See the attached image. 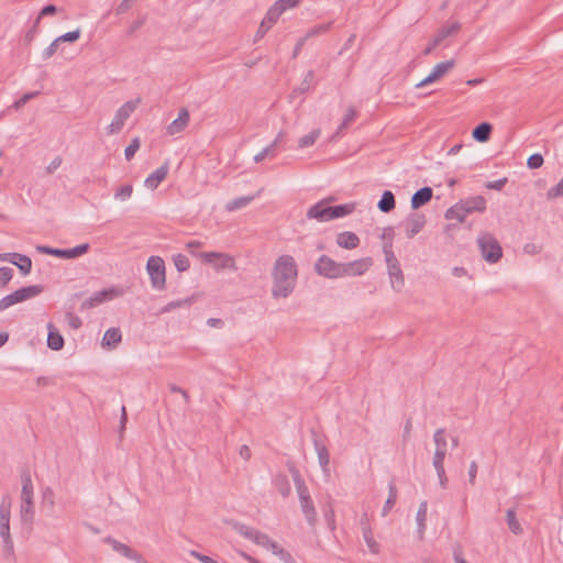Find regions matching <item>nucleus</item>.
I'll use <instances>...</instances> for the list:
<instances>
[{"label":"nucleus","mask_w":563,"mask_h":563,"mask_svg":"<svg viewBox=\"0 0 563 563\" xmlns=\"http://www.w3.org/2000/svg\"><path fill=\"white\" fill-rule=\"evenodd\" d=\"M506 521H507V525H508V528L509 530L515 533V534H521L522 533V527L521 525L519 523L517 517H516V511L514 509H508L507 512H506Z\"/></svg>","instance_id":"45"},{"label":"nucleus","mask_w":563,"mask_h":563,"mask_svg":"<svg viewBox=\"0 0 563 563\" xmlns=\"http://www.w3.org/2000/svg\"><path fill=\"white\" fill-rule=\"evenodd\" d=\"M363 538H364L369 551L374 554H377L379 551V544L375 541L371 528H368V527L363 528Z\"/></svg>","instance_id":"49"},{"label":"nucleus","mask_w":563,"mask_h":563,"mask_svg":"<svg viewBox=\"0 0 563 563\" xmlns=\"http://www.w3.org/2000/svg\"><path fill=\"white\" fill-rule=\"evenodd\" d=\"M57 12H58V8L55 4L49 3V4L44 5L41 9V11H40V13H38L36 19L41 20L44 16L54 15Z\"/></svg>","instance_id":"62"},{"label":"nucleus","mask_w":563,"mask_h":563,"mask_svg":"<svg viewBox=\"0 0 563 563\" xmlns=\"http://www.w3.org/2000/svg\"><path fill=\"white\" fill-rule=\"evenodd\" d=\"M12 499L10 495L5 494L0 503V525L10 523Z\"/></svg>","instance_id":"35"},{"label":"nucleus","mask_w":563,"mask_h":563,"mask_svg":"<svg viewBox=\"0 0 563 563\" xmlns=\"http://www.w3.org/2000/svg\"><path fill=\"white\" fill-rule=\"evenodd\" d=\"M274 144H269L268 146H266L265 148H263L260 153H257L255 156H254V162L255 163H260L262 162L266 156H274Z\"/></svg>","instance_id":"61"},{"label":"nucleus","mask_w":563,"mask_h":563,"mask_svg":"<svg viewBox=\"0 0 563 563\" xmlns=\"http://www.w3.org/2000/svg\"><path fill=\"white\" fill-rule=\"evenodd\" d=\"M274 485L283 497H288L291 493V486L286 475H277L274 478Z\"/></svg>","instance_id":"41"},{"label":"nucleus","mask_w":563,"mask_h":563,"mask_svg":"<svg viewBox=\"0 0 563 563\" xmlns=\"http://www.w3.org/2000/svg\"><path fill=\"white\" fill-rule=\"evenodd\" d=\"M298 276V267L291 255H280L272 271L274 298H287L294 291Z\"/></svg>","instance_id":"1"},{"label":"nucleus","mask_w":563,"mask_h":563,"mask_svg":"<svg viewBox=\"0 0 563 563\" xmlns=\"http://www.w3.org/2000/svg\"><path fill=\"white\" fill-rule=\"evenodd\" d=\"M397 496H398L397 488H396L395 484L391 482L388 485V498L385 501V505L382 509L383 517L387 516V514L391 510V508L396 504Z\"/></svg>","instance_id":"40"},{"label":"nucleus","mask_w":563,"mask_h":563,"mask_svg":"<svg viewBox=\"0 0 563 563\" xmlns=\"http://www.w3.org/2000/svg\"><path fill=\"white\" fill-rule=\"evenodd\" d=\"M558 197H563V176H562V179L554 187H551L547 191L548 199L551 200V199H554Z\"/></svg>","instance_id":"57"},{"label":"nucleus","mask_w":563,"mask_h":563,"mask_svg":"<svg viewBox=\"0 0 563 563\" xmlns=\"http://www.w3.org/2000/svg\"><path fill=\"white\" fill-rule=\"evenodd\" d=\"M311 434H312L313 446H314V450H316L317 455H318L319 464H320L323 473L324 474H329V472H330V454H329V451H328L325 444H323L318 439V435H317L314 430H311Z\"/></svg>","instance_id":"16"},{"label":"nucleus","mask_w":563,"mask_h":563,"mask_svg":"<svg viewBox=\"0 0 563 563\" xmlns=\"http://www.w3.org/2000/svg\"><path fill=\"white\" fill-rule=\"evenodd\" d=\"M334 200L333 197H330L328 199H323L313 206H311L307 211V218L308 219H316L319 222H328L332 220L331 212H330V205L329 201Z\"/></svg>","instance_id":"13"},{"label":"nucleus","mask_w":563,"mask_h":563,"mask_svg":"<svg viewBox=\"0 0 563 563\" xmlns=\"http://www.w3.org/2000/svg\"><path fill=\"white\" fill-rule=\"evenodd\" d=\"M313 79H314V71L313 70H308L307 74L305 75L303 80L300 82V85L298 87H296L292 90L290 97L292 98L297 93H305V92H307L311 88Z\"/></svg>","instance_id":"43"},{"label":"nucleus","mask_w":563,"mask_h":563,"mask_svg":"<svg viewBox=\"0 0 563 563\" xmlns=\"http://www.w3.org/2000/svg\"><path fill=\"white\" fill-rule=\"evenodd\" d=\"M90 250L89 243H82L71 249H57L48 245H37L36 251L40 254L52 255L65 260H74L82 256Z\"/></svg>","instance_id":"6"},{"label":"nucleus","mask_w":563,"mask_h":563,"mask_svg":"<svg viewBox=\"0 0 563 563\" xmlns=\"http://www.w3.org/2000/svg\"><path fill=\"white\" fill-rule=\"evenodd\" d=\"M201 256L207 263H212L214 258L221 260L218 265L220 268H231L234 266V258L222 253L206 252Z\"/></svg>","instance_id":"25"},{"label":"nucleus","mask_w":563,"mask_h":563,"mask_svg":"<svg viewBox=\"0 0 563 563\" xmlns=\"http://www.w3.org/2000/svg\"><path fill=\"white\" fill-rule=\"evenodd\" d=\"M383 252L385 254V260H386V263H387V268L391 264H399L397 258H396V256H395V254H394L393 244L391 243H389V242L383 243Z\"/></svg>","instance_id":"52"},{"label":"nucleus","mask_w":563,"mask_h":563,"mask_svg":"<svg viewBox=\"0 0 563 563\" xmlns=\"http://www.w3.org/2000/svg\"><path fill=\"white\" fill-rule=\"evenodd\" d=\"M231 527L242 537L253 540L257 530L235 520L230 521Z\"/></svg>","instance_id":"44"},{"label":"nucleus","mask_w":563,"mask_h":563,"mask_svg":"<svg viewBox=\"0 0 563 563\" xmlns=\"http://www.w3.org/2000/svg\"><path fill=\"white\" fill-rule=\"evenodd\" d=\"M141 146L140 137H134L131 143L125 147L124 155L126 161H131L135 153L139 151Z\"/></svg>","instance_id":"53"},{"label":"nucleus","mask_w":563,"mask_h":563,"mask_svg":"<svg viewBox=\"0 0 563 563\" xmlns=\"http://www.w3.org/2000/svg\"><path fill=\"white\" fill-rule=\"evenodd\" d=\"M331 26V23H325V24H320V25H317V26H313L311 30L308 31V33L306 34V37H311V36H316V35H319V34H322V33H325Z\"/></svg>","instance_id":"63"},{"label":"nucleus","mask_w":563,"mask_h":563,"mask_svg":"<svg viewBox=\"0 0 563 563\" xmlns=\"http://www.w3.org/2000/svg\"><path fill=\"white\" fill-rule=\"evenodd\" d=\"M191 303V299L187 298V299H184V300H175V301H170L168 302L163 309L162 311L163 312H169L176 308H179L181 306H189Z\"/></svg>","instance_id":"60"},{"label":"nucleus","mask_w":563,"mask_h":563,"mask_svg":"<svg viewBox=\"0 0 563 563\" xmlns=\"http://www.w3.org/2000/svg\"><path fill=\"white\" fill-rule=\"evenodd\" d=\"M299 1L300 0H277L271 7V15H282L286 10L297 7Z\"/></svg>","instance_id":"37"},{"label":"nucleus","mask_w":563,"mask_h":563,"mask_svg":"<svg viewBox=\"0 0 563 563\" xmlns=\"http://www.w3.org/2000/svg\"><path fill=\"white\" fill-rule=\"evenodd\" d=\"M122 339V334L119 328H110L108 329L102 338V345L113 349L115 347Z\"/></svg>","instance_id":"30"},{"label":"nucleus","mask_w":563,"mask_h":563,"mask_svg":"<svg viewBox=\"0 0 563 563\" xmlns=\"http://www.w3.org/2000/svg\"><path fill=\"white\" fill-rule=\"evenodd\" d=\"M299 501H300V507H301L302 514L306 517V520L308 521V523L310 526H314V523L317 521V511H316V508H314L311 497L310 496L306 497L305 499H300Z\"/></svg>","instance_id":"27"},{"label":"nucleus","mask_w":563,"mask_h":563,"mask_svg":"<svg viewBox=\"0 0 563 563\" xmlns=\"http://www.w3.org/2000/svg\"><path fill=\"white\" fill-rule=\"evenodd\" d=\"M433 197V190L431 187L424 186L418 189L412 196L410 200L411 208L413 210H418L419 208L427 205Z\"/></svg>","instance_id":"19"},{"label":"nucleus","mask_w":563,"mask_h":563,"mask_svg":"<svg viewBox=\"0 0 563 563\" xmlns=\"http://www.w3.org/2000/svg\"><path fill=\"white\" fill-rule=\"evenodd\" d=\"M168 170L169 162L166 161L161 167H158L156 170H154L146 177L144 186L152 190L156 189L159 186V184L166 178Z\"/></svg>","instance_id":"18"},{"label":"nucleus","mask_w":563,"mask_h":563,"mask_svg":"<svg viewBox=\"0 0 563 563\" xmlns=\"http://www.w3.org/2000/svg\"><path fill=\"white\" fill-rule=\"evenodd\" d=\"M14 272L11 267H0V288H5L13 278Z\"/></svg>","instance_id":"51"},{"label":"nucleus","mask_w":563,"mask_h":563,"mask_svg":"<svg viewBox=\"0 0 563 563\" xmlns=\"http://www.w3.org/2000/svg\"><path fill=\"white\" fill-rule=\"evenodd\" d=\"M426 223L427 219L423 213H409L404 221L407 238L412 239L415 235H417L424 228Z\"/></svg>","instance_id":"14"},{"label":"nucleus","mask_w":563,"mask_h":563,"mask_svg":"<svg viewBox=\"0 0 563 563\" xmlns=\"http://www.w3.org/2000/svg\"><path fill=\"white\" fill-rule=\"evenodd\" d=\"M466 213L465 211L463 210L462 207H460V203L456 202L454 206H452L451 208H449L446 211H445V219L448 220H453L455 219L459 223H462L464 222L465 218H466Z\"/></svg>","instance_id":"42"},{"label":"nucleus","mask_w":563,"mask_h":563,"mask_svg":"<svg viewBox=\"0 0 563 563\" xmlns=\"http://www.w3.org/2000/svg\"><path fill=\"white\" fill-rule=\"evenodd\" d=\"M173 262L176 269L180 273L186 272L190 267L188 257L180 253L173 256Z\"/></svg>","instance_id":"50"},{"label":"nucleus","mask_w":563,"mask_h":563,"mask_svg":"<svg viewBox=\"0 0 563 563\" xmlns=\"http://www.w3.org/2000/svg\"><path fill=\"white\" fill-rule=\"evenodd\" d=\"M336 243L340 247L353 250L358 246L360 238L354 232L344 231L338 234Z\"/></svg>","instance_id":"23"},{"label":"nucleus","mask_w":563,"mask_h":563,"mask_svg":"<svg viewBox=\"0 0 563 563\" xmlns=\"http://www.w3.org/2000/svg\"><path fill=\"white\" fill-rule=\"evenodd\" d=\"M121 295H122V290L117 287L102 289L100 291L92 294L88 299L82 301L80 308H81V310H88V309L95 308L106 301L112 300L115 297H119Z\"/></svg>","instance_id":"9"},{"label":"nucleus","mask_w":563,"mask_h":563,"mask_svg":"<svg viewBox=\"0 0 563 563\" xmlns=\"http://www.w3.org/2000/svg\"><path fill=\"white\" fill-rule=\"evenodd\" d=\"M254 198H255V196H242V197L232 199L231 201H229L225 205V210L232 212V211H235L239 209H243L246 206H249L253 201Z\"/></svg>","instance_id":"38"},{"label":"nucleus","mask_w":563,"mask_h":563,"mask_svg":"<svg viewBox=\"0 0 563 563\" xmlns=\"http://www.w3.org/2000/svg\"><path fill=\"white\" fill-rule=\"evenodd\" d=\"M288 470L292 476L294 484L296 486V490H297L299 500L305 499L306 497H309L310 496L309 489H308L302 476L300 475V472L298 471V468L294 464H288Z\"/></svg>","instance_id":"20"},{"label":"nucleus","mask_w":563,"mask_h":563,"mask_svg":"<svg viewBox=\"0 0 563 563\" xmlns=\"http://www.w3.org/2000/svg\"><path fill=\"white\" fill-rule=\"evenodd\" d=\"M492 131L493 125L489 122H482L473 129L472 136L475 141L485 143L490 139Z\"/></svg>","instance_id":"26"},{"label":"nucleus","mask_w":563,"mask_h":563,"mask_svg":"<svg viewBox=\"0 0 563 563\" xmlns=\"http://www.w3.org/2000/svg\"><path fill=\"white\" fill-rule=\"evenodd\" d=\"M460 29L461 24L459 22H454L450 25L440 27L433 37L434 44H441L446 37L457 33Z\"/></svg>","instance_id":"32"},{"label":"nucleus","mask_w":563,"mask_h":563,"mask_svg":"<svg viewBox=\"0 0 563 563\" xmlns=\"http://www.w3.org/2000/svg\"><path fill=\"white\" fill-rule=\"evenodd\" d=\"M0 262H9L16 266L23 276L31 273L32 261L29 256L20 253H0Z\"/></svg>","instance_id":"10"},{"label":"nucleus","mask_w":563,"mask_h":563,"mask_svg":"<svg viewBox=\"0 0 563 563\" xmlns=\"http://www.w3.org/2000/svg\"><path fill=\"white\" fill-rule=\"evenodd\" d=\"M544 163V158L540 153H534L530 155L527 159V166L530 169H538L540 168Z\"/></svg>","instance_id":"56"},{"label":"nucleus","mask_w":563,"mask_h":563,"mask_svg":"<svg viewBox=\"0 0 563 563\" xmlns=\"http://www.w3.org/2000/svg\"><path fill=\"white\" fill-rule=\"evenodd\" d=\"M454 65H455L454 59H450V60H445V62H441V63L437 64L432 68L431 73L416 85V88H422V87H426L430 84L438 81L443 76H445V74L450 69H452L454 67Z\"/></svg>","instance_id":"11"},{"label":"nucleus","mask_w":563,"mask_h":563,"mask_svg":"<svg viewBox=\"0 0 563 563\" xmlns=\"http://www.w3.org/2000/svg\"><path fill=\"white\" fill-rule=\"evenodd\" d=\"M444 433H445L444 429L441 428V429L435 430V432L433 434V440L435 443L434 454H438L440 452L441 456L446 455L448 443H446Z\"/></svg>","instance_id":"39"},{"label":"nucleus","mask_w":563,"mask_h":563,"mask_svg":"<svg viewBox=\"0 0 563 563\" xmlns=\"http://www.w3.org/2000/svg\"><path fill=\"white\" fill-rule=\"evenodd\" d=\"M141 98H136L134 100H129L123 103L115 112L114 118L110 125L108 126L109 134H115L121 131L125 121L130 118V115L134 112L137 106L141 103Z\"/></svg>","instance_id":"7"},{"label":"nucleus","mask_w":563,"mask_h":563,"mask_svg":"<svg viewBox=\"0 0 563 563\" xmlns=\"http://www.w3.org/2000/svg\"><path fill=\"white\" fill-rule=\"evenodd\" d=\"M43 290L44 287L42 285L21 287L0 299V311L10 308L13 305L23 302L30 298L36 297L42 294Z\"/></svg>","instance_id":"4"},{"label":"nucleus","mask_w":563,"mask_h":563,"mask_svg":"<svg viewBox=\"0 0 563 563\" xmlns=\"http://www.w3.org/2000/svg\"><path fill=\"white\" fill-rule=\"evenodd\" d=\"M395 207H396L395 195L390 190H385L380 196V199L377 203V208L379 209V211H382L384 213H388V212L393 211L395 209Z\"/></svg>","instance_id":"29"},{"label":"nucleus","mask_w":563,"mask_h":563,"mask_svg":"<svg viewBox=\"0 0 563 563\" xmlns=\"http://www.w3.org/2000/svg\"><path fill=\"white\" fill-rule=\"evenodd\" d=\"M132 192H133V186L128 184V185H123L121 186L114 194V198L118 199V200H128L131 196H132Z\"/></svg>","instance_id":"55"},{"label":"nucleus","mask_w":563,"mask_h":563,"mask_svg":"<svg viewBox=\"0 0 563 563\" xmlns=\"http://www.w3.org/2000/svg\"><path fill=\"white\" fill-rule=\"evenodd\" d=\"M47 346L53 351H60L64 347L65 340L58 329L53 323H47Z\"/></svg>","instance_id":"21"},{"label":"nucleus","mask_w":563,"mask_h":563,"mask_svg":"<svg viewBox=\"0 0 563 563\" xmlns=\"http://www.w3.org/2000/svg\"><path fill=\"white\" fill-rule=\"evenodd\" d=\"M279 14L271 15V8L266 12L264 19L262 20L260 27L255 34L254 41L257 42L271 30V27L277 22L279 19Z\"/></svg>","instance_id":"24"},{"label":"nucleus","mask_w":563,"mask_h":563,"mask_svg":"<svg viewBox=\"0 0 563 563\" xmlns=\"http://www.w3.org/2000/svg\"><path fill=\"white\" fill-rule=\"evenodd\" d=\"M355 208H356L355 202L330 206V212H331L332 220L343 218L345 216L351 214L355 210Z\"/></svg>","instance_id":"34"},{"label":"nucleus","mask_w":563,"mask_h":563,"mask_svg":"<svg viewBox=\"0 0 563 563\" xmlns=\"http://www.w3.org/2000/svg\"><path fill=\"white\" fill-rule=\"evenodd\" d=\"M444 459H445V456H441V454L439 452L438 454L433 455V460H432L433 467L435 468L437 475L439 477V484L442 488H446V484H448V477L445 475V470H444V465H443Z\"/></svg>","instance_id":"31"},{"label":"nucleus","mask_w":563,"mask_h":563,"mask_svg":"<svg viewBox=\"0 0 563 563\" xmlns=\"http://www.w3.org/2000/svg\"><path fill=\"white\" fill-rule=\"evenodd\" d=\"M103 542L111 545L113 551L123 555L126 559H130L136 563H146L145 559L139 552H136L129 545L113 539L112 537H106L103 539Z\"/></svg>","instance_id":"12"},{"label":"nucleus","mask_w":563,"mask_h":563,"mask_svg":"<svg viewBox=\"0 0 563 563\" xmlns=\"http://www.w3.org/2000/svg\"><path fill=\"white\" fill-rule=\"evenodd\" d=\"M477 244L482 257L486 262L495 264L503 257V249L493 234L488 232L481 233L477 238Z\"/></svg>","instance_id":"3"},{"label":"nucleus","mask_w":563,"mask_h":563,"mask_svg":"<svg viewBox=\"0 0 563 563\" xmlns=\"http://www.w3.org/2000/svg\"><path fill=\"white\" fill-rule=\"evenodd\" d=\"M43 507L47 509L51 514L54 511L55 507V494L51 487H46L43 489Z\"/></svg>","instance_id":"48"},{"label":"nucleus","mask_w":563,"mask_h":563,"mask_svg":"<svg viewBox=\"0 0 563 563\" xmlns=\"http://www.w3.org/2000/svg\"><path fill=\"white\" fill-rule=\"evenodd\" d=\"M320 135V130H312L310 133L301 136L298 141V147L299 148H306L316 143Z\"/></svg>","instance_id":"47"},{"label":"nucleus","mask_w":563,"mask_h":563,"mask_svg":"<svg viewBox=\"0 0 563 563\" xmlns=\"http://www.w3.org/2000/svg\"><path fill=\"white\" fill-rule=\"evenodd\" d=\"M21 505H20V517L23 523H32L34 520V487L32 483L31 473L29 470L21 472Z\"/></svg>","instance_id":"2"},{"label":"nucleus","mask_w":563,"mask_h":563,"mask_svg":"<svg viewBox=\"0 0 563 563\" xmlns=\"http://www.w3.org/2000/svg\"><path fill=\"white\" fill-rule=\"evenodd\" d=\"M66 319L68 321L69 327L73 329H79L82 325V320L73 312H67Z\"/></svg>","instance_id":"64"},{"label":"nucleus","mask_w":563,"mask_h":563,"mask_svg":"<svg viewBox=\"0 0 563 563\" xmlns=\"http://www.w3.org/2000/svg\"><path fill=\"white\" fill-rule=\"evenodd\" d=\"M59 42H57V38H55L42 53L43 60L49 59L58 49Z\"/></svg>","instance_id":"59"},{"label":"nucleus","mask_w":563,"mask_h":563,"mask_svg":"<svg viewBox=\"0 0 563 563\" xmlns=\"http://www.w3.org/2000/svg\"><path fill=\"white\" fill-rule=\"evenodd\" d=\"M146 272L151 285L156 290H163L166 286L165 262L159 256H150L146 263Z\"/></svg>","instance_id":"5"},{"label":"nucleus","mask_w":563,"mask_h":563,"mask_svg":"<svg viewBox=\"0 0 563 563\" xmlns=\"http://www.w3.org/2000/svg\"><path fill=\"white\" fill-rule=\"evenodd\" d=\"M189 111L186 108L180 109L178 117L167 126L169 135L180 133L188 124Z\"/></svg>","instance_id":"22"},{"label":"nucleus","mask_w":563,"mask_h":563,"mask_svg":"<svg viewBox=\"0 0 563 563\" xmlns=\"http://www.w3.org/2000/svg\"><path fill=\"white\" fill-rule=\"evenodd\" d=\"M252 541L257 545L267 549L268 545L271 544L272 539L266 533H263L257 530Z\"/></svg>","instance_id":"58"},{"label":"nucleus","mask_w":563,"mask_h":563,"mask_svg":"<svg viewBox=\"0 0 563 563\" xmlns=\"http://www.w3.org/2000/svg\"><path fill=\"white\" fill-rule=\"evenodd\" d=\"M342 269L343 263L335 262L328 255H321L314 264V272L330 279L342 277Z\"/></svg>","instance_id":"8"},{"label":"nucleus","mask_w":563,"mask_h":563,"mask_svg":"<svg viewBox=\"0 0 563 563\" xmlns=\"http://www.w3.org/2000/svg\"><path fill=\"white\" fill-rule=\"evenodd\" d=\"M0 537L3 541V550L5 555L13 554V541L10 536V523L0 525Z\"/></svg>","instance_id":"36"},{"label":"nucleus","mask_w":563,"mask_h":563,"mask_svg":"<svg viewBox=\"0 0 563 563\" xmlns=\"http://www.w3.org/2000/svg\"><path fill=\"white\" fill-rule=\"evenodd\" d=\"M388 274L391 280V287L396 291H400L404 287V275L399 264H391L388 267Z\"/></svg>","instance_id":"28"},{"label":"nucleus","mask_w":563,"mask_h":563,"mask_svg":"<svg viewBox=\"0 0 563 563\" xmlns=\"http://www.w3.org/2000/svg\"><path fill=\"white\" fill-rule=\"evenodd\" d=\"M355 118H356V111H355L354 108L350 107L349 110H347V113L343 118V120H342L341 124L339 125L338 130L332 135V140L335 139V137H339L343 133V131L355 120Z\"/></svg>","instance_id":"46"},{"label":"nucleus","mask_w":563,"mask_h":563,"mask_svg":"<svg viewBox=\"0 0 563 563\" xmlns=\"http://www.w3.org/2000/svg\"><path fill=\"white\" fill-rule=\"evenodd\" d=\"M427 511H428V503L427 500H423L419 504V508L416 516L417 527H418V533L420 539H422L423 533L426 531L427 525Z\"/></svg>","instance_id":"33"},{"label":"nucleus","mask_w":563,"mask_h":563,"mask_svg":"<svg viewBox=\"0 0 563 563\" xmlns=\"http://www.w3.org/2000/svg\"><path fill=\"white\" fill-rule=\"evenodd\" d=\"M80 35H81L80 29H76V30L67 32L56 38H57V42H59V43H74L79 40Z\"/></svg>","instance_id":"54"},{"label":"nucleus","mask_w":563,"mask_h":563,"mask_svg":"<svg viewBox=\"0 0 563 563\" xmlns=\"http://www.w3.org/2000/svg\"><path fill=\"white\" fill-rule=\"evenodd\" d=\"M372 265L371 257H364L349 263H343L342 277L344 276H361Z\"/></svg>","instance_id":"15"},{"label":"nucleus","mask_w":563,"mask_h":563,"mask_svg":"<svg viewBox=\"0 0 563 563\" xmlns=\"http://www.w3.org/2000/svg\"><path fill=\"white\" fill-rule=\"evenodd\" d=\"M459 203L466 214L473 212H484L486 210V199L481 195L461 199Z\"/></svg>","instance_id":"17"}]
</instances>
